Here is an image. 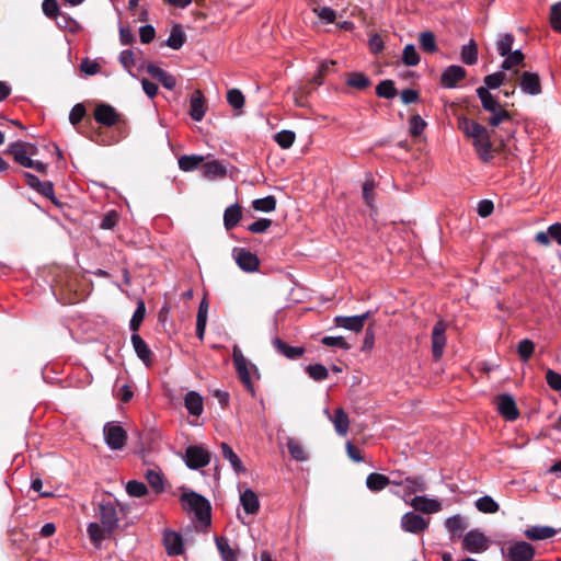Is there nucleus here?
Masks as SVG:
<instances>
[{
	"label": "nucleus",
	"mask_w": 561,
	"mask_h": 561,
	"mask_svg": "<svg viewBox=\"0 0 561 561\" xmlns=\"http://www.w3.org/2000/svg\"><path fill=\"white\" fill-rule=\"evenodd\" d=\"M459 130L467 137L472 139L473 149L478 158L483 163H490L495 153L505 150L506 144L504 139L499 140L495 147L491 140L494 131H490L485 126L466 116L458 117L457 121Z\"/></svg>",
	"instance_id": "1"
},
{
	"label": "nucleus",
	"mask_w": 561,
	"mask_h": 561,
	"mask_svg": "<svg viewBox=\"0 0 561 561\" xmlns=\"http://www.w3.org/2000/svg\"><path fill=\"white\" fill-rule=\"evenodd\" d=\"M128 507L121 505L118 502L102 501L98 505V517L107 535L111 536L117 528L122 518L128 514Z\"/></svg>",
	"instance_id": "2"
},
{
	"label": "nucleus",
	"mask_w": 561,
	"mask_h": 561,
	"mask_svg": "<svg viewBox=\"0 0 561 561\" xmlns=\"http://www.w3.org/2000/svg\"><path fill=\"white\" fill-rule=\"evenodd\" d=\"M180 501L184 511L193 512L202 523H210V503L203 495L194 491L185 492L181 495Z\"/></svg>",
	"instance_id": "3"
},
{
	"label": "nucleus",
	"mask_w": 561,
	"mask_h": 561,
	"mask_svg": "<svg viewBox=\"0 0 561 561\" xmlns=\"http://www.w3.org/2000/svg\"><path fill=\"white\" fill-rule=\"evenodd\" d=\"M103 435L106 445L112 450H121L127 442L126 431L114 422H107L103 427Z\"/></svg>",
	"instance_id": "4"
},
{
	"label": "nucleus",
	"mask_w": 561,
	"mask_h": 561,
	"mask_svg": "<svg viewBox=\"0 0 561 561\" xmlns=\"http://www.w3.org/2000/svg\"><path fill=\"white\" fill-rule=\"evenodd\" d=\"M7 152L13 157L15 162L26 168L31 167V156L36 154L37 148L30 142L18 141L11 144L7 149Z\"/></svg>",
	"instance_id": "5"
},
{
	"label": "nucleus",
	"mask_w": 561,
	"mask_h": 561,
	"mask_svg": "<svg viewBox=\"0 0 561 561\" xmlns=\"http://www.w3.org/2000/svg\"><path fill=\"white\" fill-rule=\"evenodd\" d=\"M184 460L190 469L197 470L210 462V453L202 446H188L185 449Z\"/></svg>",
	"instance_id": "6"
},
{
	"label": "nucleus",
	"mask_w": 561,
	"mask_h": 561,
	"mask_svg": "<svg viewBox=\"0 0 561 561\" xmlns=\"http://www.w3.org/2000/svg\"><path fill=\"white\" fill-rule=\"evenodd\" d=\"M497 413L508 422L516 421L519 417V410L513 396L508 393L497 394L494 399Z\"/></svg>",
	"instance_id": "7"
},
{
	"label": "nucleus",
	"mask_w": 561,
	"mask_h": 561,
	"mask_svg": "<svg viewBox=\"0 0 561 561\" xmlns=\"http://www.w3.org/2000/svg\"><path fill=\"white\" fill-rule=\"evenodd\" d=\"M535 557V548L527 541H513L506 548L507 561H531Z\"/></svg>",
	"instance_id": "8"
},
{
	"label": "nucleus",
	"mask_w": 561,
	"mask_h": 561,
	"mask_svg": "<svg viewBox=\"0 0 561 561\" xmlns=\"http://www.w3.org/2000/svg\"><path fill=\"white\" fill-rule=\"evenodd\" d=\"M232 359L241 382L244 385L247 390L254 397L255 391L251 380L248 360L243 356L242 352L238 346L233 347Z\"/></svg>",
	"instance_id": "9"
},
{
	"label": "nucleus",
	"mask_w": 561,
	"mask_h": 561,
	"mask_svg": "<svg viewBox=\"0 0 561 561\" xmlns=\"http://www.w3.org/2000/svg\"><path fill=\"white\" fill-rule=\"evenodd\" d=\"M232 256L237 265L243 272L253 273L256 272L260 267V260L257 255L244 248H234L232 250Z\"/></svg>",
	"instance_id": "10"
},
{
	"label": "nucleus",
	"mask_w": 561,
	"mask_h": 561,
	"mask_svg": "<svg viewBox=\"0 0 561 561\" xmlns=\"http://www.w3.org/2000/svg\"><path fill=\"white\" fill-rule=\"evenodd\" d=\"M24 179L31 188L50 199L56 206H61L55 196L54 184L50 181H41L35 174L30 172L24 173Z\"/></svg>",
	"instance_id": "11"
},
{
	"label": "nucleus",
	"mask_w": 561,
	"mask_h": 561,
	"mask_svg": "<svg viewBox=\"0 0 561 561\" xmlns=\"http://www.w3.org/2000/svg\"><path fill=\"white\" fill-rule=\"evenodd\" d=\"M462 548L471 553H479L488 549V539L483 533L469 530L462 540Z\"/></svg>",
	"instance_id": "12"
},
{
	"label": "nucleus",
	"mask_w": 561,
	"mask_h": 561,
	"mask_svg": "<svg viewBox=\"0 0 561 561\" xmlns=\"http://www.w3.org/2000/svg\"><path fill=\"white\" fill-rule=\"evenodd\" d=\"M446 324L444 321H437L432 331V354L435 360L442 358L446 345Z\"/></svg>",
	"instance_id": "13"
},
{
	"label": "nucleus",
	"mask_w": 561,
	"mask_h": 561,
	"mask_svg": "<svg viewBox=\"0 0 561 561\" xmlns=\"http://www.w3.org/2000/svg\"><path fill=\"white\" fill-rule=\"evenodd\" d=\"M371 314H374V312L366 311L363 314L352 317L337 316L334 318V323L336 327L357 333L364 329L365 321L369 319Z\"/></svg>",
	"instance_id": "14"
},
{
	"label": "nucleus",
	"mask_w": 561,
	"mask_h": 561,
	"mask_svg": "<svg viewBox=\"0 0 561 561\" xmlns=\"http://www.w3.org/2000/svg\"><path fill=\"white\" fill-rule=\"evenodd\" d=\"M430 520L414 512L405 513L401 518V527L404 531L419 534L428 527Z\"/></svg>",
	"instance_id": "15"
},
{
	"label": "nucleus",
	"mask_w": 561,
	"mask_h": 561,
	"mask_svg": "<svg viewBox=\"0 0 561 561\" xmlns=\"http://www.w3.org/2000/svg\"><path fill=\"white\" fill-rule=\"evenodd\" d=\"M93 116L99 124L106 127H112L119 121L117 111L107 103L96 105Z\"/></svg>",
	"instance_id": "16"
},
{
	"label": "nucleus",
	"mask_w": 561,
	"mask_h": 561,
	"mask_svg": "<svg viewBox=\"0 0 561 561\" xmlns=\"http://www.w3.org/2000/svg\"><path fill=\"white\" fill-rule=\"evenodd\" d=\"M467 71L458 65L448 66L440 75V84L446 89L456 88L466 78Z\"/></svg>",
	"instance_id": "17"
},
{
	"label": "nucleus",
	"mask_w": 561,
	"mask_h": 561,
	"mask_svg": "<svg viewBox=\"0 0 561 561\" xmlns=\"http://www.w3.org/2000/svg\"><path fill=\"white\" fill-rule=\"evenodd\" d=\"M522 92L528 95H539L542 92L541 80L537 72L524 71L519 78Z\"/></svg>",
	"instance_id": "18"
},
{
	"label": "nucleus",
	"mask_w": 561,
	"mask_h": 561,
	"mask_svg": "<svg viewBox=\"0 0 561 561\" xmlns=\"http://www.w3.org/2000/svg\"><path fill=\"white\" fill-rule=\"evenodd\" d=\"M163 545L165 551L171 557H178L184 553V543L182 536L173 530L163 533Z\"/></svg>",
	"instance_id": "19"
},
{
	"label": "nucleus",
	"mask_w": 561,
	"mask_h": 561,
	"mask_svg": "<svg viewBox=\"0 0 561 561\" xmlns=\"http://www.w3.org/2000/svg\"><path fill=\"white\" fill-rule=\"evenodd\" d=\"M409 505H411L415 511L425 513V514H433L437 513L442 510V504L439 501L435 499H427L425 496H414L409 502H407Z\"/></svg>",
	"instance_id": "20"
},
{
	"label": "nucleus",
	"mask_w": 561,
	"mask_h": 561,
	"mask_svg": "<svg viewBox=\"0 0 561 561\" xmlns=\"http://www.w3.org/2000/svg\"><path fill=\"white\" fill-rule=\"evenodd\" d=\"M130 341L138 358L142 360L145 365L150 366L153 360V354L146 341L138 333H133Z\"/></svg>",
	"instance_id": "21"
},
{
	"label": "nucleus",
	"mask_w": 561,
	"mask_h": 561,
	"mask_svg": "<svg viewBox=\"0 0 561 561\" xmlns=\"http://www.w3.org/2000/svg\"><path fill=\"white\" fill-rule=\"evenodd\" d=\"M272 345L278 354L285 356L288 359H297L301 357L306 352L304 347L290 346L277 336L272 340Z\"/></svg>",
	"instance_id": "22"
},
{
	"label": "nucleus",
	"mask_w": 561,
	"mask_h": 561,
	"mask_svg": "<svg viewBox=\"0 0 561 561\" xmlns=\"http://www.w3.org/2000/svg\"><path fill=\"white\" fill-rule=\"evenodd\" d=\"M206 113V101L203 93L197 90L193 93L190 101V115L193 121L201 122Z\"/></svg>",
	"instance_id": "23"
},
{
	"label": "nucleus",
	"mask_w": 561,
	"mask_h": 561,
	"mask_svg": "<svg viewBox=\"0 0 561 561\" xmlns=\"http://www.w3.org/2000/svg\"><path fill=\"white\" fill-rule=\"evenodd\" d=\"M240 504L249 515L257 514L261 507L259 496L252 489H245L240 493Z\"/></svg>",
	"instance_id": "24"
},
{
	"label": "nucleus",
	"mask_w": 561,
	"mask_h": 561,
	"mask_svg": "<svg viewBox=\"0 0 561 561\" xmlns=\"http://www.w3.org/2000/svg\"><path fill=\"white\" fill-rule=\"evenodd\" d=\"M404 494L402 499L404 502H409V496L426 490V481L422 476L404 477Z\"/></svg>",
	"instance_id": "25"
},
{
	"label": "nucleus",
	"mask_w": 561,
	"mask_h": 561,
	"mask_svg": "<svg viewBox=\"0 0 561 561\" xmlns=\"http://www.w3.org/2000/svg\"><path fill=\"white\" fill-rule=\"evenodd\" d=\"M146 69L147 72L152 78L157 79L165 89H174L176 80L172 75L168 73L167 71H164L163 69L153 64H148Z\"/></svg>",
	"instance_id": "26"
},
{
	"label": "nucleus",
	"mask_w": 561,
	"mask_h": 561,
	"mask_svg": "<svg viewBox=\"0 0 561 561\" xmlns=\"http://www.w3.org/2000/svg\"><path fill=\"white\" fill-rule=\"evenodd\" d=\"M202 171L207 179L225 178L227 174V167L222 161L213 160L202 164Z\"/></svg>",
	"instance_id": "27"
},
{
	"label": "nucleus",
	"mask_w": 561,
	"mask_h": 561,
	"mask_svg": "<svg viewBox=\"0 0 561 561\" xmlns=\"http://www.w3.org/2000/svg\"><path fill=\"white\" fill-rule=\"evenodd\" d=\"M184 405L190 414L199 416L204 410L203 397L196 391H190L184 398Z\"/></svg>",
	"instance_id": "28"
},
{
	"label": "nucleus",
	"mask_w": 561,
	"mask_h": 561,
	"mask_svg": "<svg viewBox=\"0 0 561 561\" xmlns=\"http://www.w3.org/2000/svg\"><path fill=\"white\" fill-rule=\"evenodd\" d=\"M477 95L481 101L482 108L486 112H494L501 107H503L500 102L494 98V95L488 90V88L479 87L477 90Z\"/></svg>",
	"instance_id": "29"
},
{
	"label": "nucleus",
	"mask_w": 561,
	"mask_h": 561,
	"mask_svg": "<svg viewBox=\"0 0 561 561\" xmlns=\"http://www.w3.org/2000/svg\"><path fill=\"white\" fill-rule=\"evenodd\" d=\"M242 218V207L239 204L230 205L224 213V225L227 230L233 229Z\"/></svg>",
	"instance_id": "30"
},
{
	"label": "nucleus",
	"mask_w": 561,
	"mask_h": 561,
	"mask_svg": "<svg viewBox=\"0 0 561 561\" xmlns=\"http://www.w3.org/2000/svg\"><path fill=\"white\" fill-rule=\"evenodd\" d=\"M220 449L222 453V457L230 462L236 473H244L247 471V468L243 466L239 456L227 443H221Z\"/></svg>",
	"instance_id": "31"
},
{
	"label": "nucleus",
	"mask_w": 561,
	"mask_h": 561,
	"mask_svg": "<svg viewBox=\"0 0 561 561\" xmlns=\"http://www.w3.org/2000/svg\"><path fill=\"white\" fill-rule=\"evenodd\" d=\"M557 530L549 526H533L524 531V535L530 540H543L552 538Z\"/></svg>",
	"instance_id": "32"
},
{
	"label": "nucleus",
	"mask_w": 561,
	"mask_h": 561,
	"mask_svg": "<svg viewBox=\"0 0 561 561\" xmlns=\"http://www.w3.org/2000/svg\"><path fill=\"white\" fill-rule=\"evenodd\" d=\"M460 60L468 66H472L478 62V44L473 38L461 47Z\"/></svg>",
	"instance_id": "33"
},
{
	"label": "nucleus",
	"mask_w": 561,
	"mask_h": 561,
	"mask_svg": "<svg viewBox=\"0 0 561 561\" xmlns=\"http://www.w3.org/2000/svg\"><path fill=\"white\" fill-rule=\"evenodd\" d=\"M346 84L351 88L363 91L370 87L371 80L360 71H353L347 73Z\"/></svg>",
	"instance_id": "34"
},
{
	"label": "nucleus",
	"mask_w": 561,
	"mask_h": 561,
	"mask_svg": "<svg viewBox=\"0 0 561 561\" xmlns=\"http://www.w3.org/2000/svg\"><path fill=\"white\" fill-rule=\"evenodd\" d=\"M390 484V477L371 472L366 479V485L371 492H379Z\"/></svg>",
	"instance_id": "35"
},
{
	"label": "nucleus",
	"mask_w": 561,
	"mask_h": 561,
	"mask_svg": "<svg viewBox=\"0 0 561 561\" xmlns=\"http://www.w3.org/2000/svg\"><path fill=\"white\" fill-rule=\"evenodd\" d=\"M215 542L222 561H238L237 552L230 547L226 537H216Z\"/></svg>",
	"instance_id": "36"
},
{
	"label": "nucleus",
	"mask_w": 561,
	"mask_h": 561,
	"mask_svg": "<svg viewBox=\"0 0 561 561\" xmlns=\"http://www.w3.org/2000/svg\"><path fill=\"white\" fill-rule=\"evenodd\" d=\"M332 422L337 434L342 436L347 434L350 428V419L347 413L342 408H339L334 411Z\"/></svg>",
	"instance_id": "37"
},
{
	"label": "nucleus",
	"mask_w": 561,
	"mask_h": 561,
	"mask_svg": "<svg viewBox=\"0 0 561 561\" xmlns=\"http://www.w3.org/2000/svg\"><path fill=\"white\" fill-rule=\"evenodd\" d=\"M420 48L427 54H434L438 50L435 34L431 31L419 34Z\"/></svg>",
	"instance_id": "38"
},
{
	"label": "nucleus",
	"mask_w": 561,
	"mask_h": 561,
	"mask_svg": "<svg viewBox=\"0 0 561 561\" xmlns=\"http://www.w3.org/2000/svg\"><path fill=\"white\" fill-rule=\"evenodd\" d=\"M89 538L91 542L99 547L101 542L108 536L107 530H105L104 526L100 523H90L87 528Z\"/></svg>",
	"instance_id": "39"
},
{
	"label": "nucleus",
	"mask_w": 561,
	"mask_h": 561,
	"mask_svg": "<svg viewBox=\"0 0 561 561\" xmlns=\"http://www.w3.org/2000/svg\"><path fill=\"white\" fill-rule=\"evenodd\" d=\"M445 527L453 537H455L461 535V533L467 528V523L461 515L457 514L445 520Z\"/></svg>",
	"instance_id": "40"
},
{
	"label": "nucleus",
	"mask_w": 561,
	"mask_h": 561,
	"mask_svg": "<svg viewBox=\"0 0 561 561\" xmlns=\"http://www.w3.org/2000/svg\"><path fill=\"white\" fill-rule=\"evenodd\" d=\"M376 94L379 98L391 100L398 95V90L396 89L394 81L390 79H386L380 81L376 87Z\"/></svg>",
	"instance_id": "41"
},
{
	"label": "nucleus",
	"mask_w": 561,
	"mask_h": 561,
	"mask_svg": "<svg viewBox=\"0 0 561 561\" xmlns=\"http://www.w3.org/2000/svg\"><path fill=\"white\" fill-rule=\"evenodd\" d=\"M186 41V35L180 24H175L167 41V45L172 49H180Z\"/></svg>",
	"instance_id": "42"
},
{
	"label": "nucleus",
	"mask_w": 561,
	"mask_h": 561,
	"mask_svg": "<svg viewBox=\"0 0 561 561\" xmlns=\"http://www.w3.org/2000/svg\"><path fill=\"white\" fill-rule=\"evenodd\" d=\"M203 156L191 154V156H182L179 158V168L184 172H191L197 169V167L204 161Z\"/></svg>",
	"instance_id": "43"
},
{
	"label": "nucleus",
	"mask_w": 561,
	"mask_h": 561,
	"mask_svg": "<svg viewBox=\"0 0 561 561\" xmlns=\"http://www.w3.org/2000/svg\"><path fill=\"white\" fill-rule=\"evenodd\" d=\"M504 57L505 59L502 61L501 69L505 71L523 65L525 60V55L520 49L511 50V53Z\"/></svg>",
	"instance_id": "44"
},
{
	"label": "nucleus",
	"mask_w": 561,
	"mask_h": 561,
	"mask_svg": "<svg viewBox=\"0 0 561 561\" xmlns=\"http://www.w3.org/2000/svg\"><path fill=\"white\" fill-rule=\"evenodd\" d=\"M287 448H288V453L290 454V456L294 460L306 461L308 459V455H307L304 446L295 438H288Z\"/></svg>",
	"instance_id": "45"
},
{
	"label": "nucleus",
	"mask_w": 561,
	"mask_h": 561,
	"mask_svg": "<svg viewBox=\"0 0 561 561\" xmlns=\"http://www.w3.org/2000/svg\"><path fill=\"white\" fill-rule=\"evenodd\" d=\"M476 507L484 514H494L499 511V504L490 495H484L476 501Z\"/></svg>",
	"instance_id": "46"
},
{
	"label": "nucleus",
	"mask_w": 561,
	"mask_h": 561,
	"mask_svg": "<svg viewBox=\"0 0 561 561\" xmlns=\"http://www.w3.org/2000/svg\"><path fill=\"white\" fill-rule=\"evenodd\" d=\"M145 477L156 493L159 494L164 491L163 477L161 472L153 469H148Z\"/></svg>",
	"instance_id": "47"
},
{
	"label": "nucleus",
	"mask_w": 561,
	"mask_h": 561,
	"mask_svg": "<svg viewBox=\"0 0 561 561\" xmlns=\"http://www.w3.org/2000/svg\"><path fill=\"white\" fill-rule=\"evenodd\" d=\"M491 115L490 117L486 119L489 126L491 127H497L500 126L501 124L505 123V122H511L513 119L511 113L505 110L504 107H501L494 112H490Z\"/></svg>",
	"instance_id": "48"
},
{
	"label": "nucleus",
	"mask_w": 561,
	"mask_h": 561,
	"mask_svg": "<svg viewBox=\"0 0 561 561\" xmlns=\"http://www.w3.org/2000/svg\"><path fill=\"white\" fill-rule=\"evenodd\" d=\"M276 198L273 195L265 196L263 198H257L252 202L253 209L263 213H271L276 208Z\"/></svg>",
	"instance_id": "49"
},
{
	"label": "nucleus",
	"mask_w": 561,
	"mask_h": 561,
	"mask_svg": "<svg viewBox=\"0 0 561 561\" xmlns=\"http://www.w3.org/2000/svg\"><path fill=\"white\" fill-rule=\"evenodd\" d=\"M146 316V306L142 300H139L137 304V308L134 311V314L129 322V329L133 331V333H137L144 319Z\"/></svg>",
	"instance_id": "50"
},
{
	"label": "nucleus",
	"mask_w": 561,
	"mask_h": 561,
	"mask_svg": "<svg viewBox=\"0 0 561 561\" xmlns=\"http://www.w3.org/2000/svg\"><path fill=\"white\" fill-rule=\"evenodd\" d=\"M503 71H496L494 73L488 75L484 77V88H488V90H494L500 88L506 80V73Z\"/></svg>",
	"instance_id": "51"
},
{
	"label": "nucleus",
	"mask_w": 561,
	"mask_h": 561,
	"mask_svg": "<svg viewBox=\"0 0 561 561\" xmlns=\"http://www.w3.org/2000/svg\"><path fill=\"white\" fill-rule=\"evenodd\" d=\"M126 492L131 497H142L148 493V488L141 481L129 480L126 484Z\"/></svg>",
	"instance_id": "52"
},
{
	"label": "nucleus",
	"mask_w": 561,
	"mask_h": 561,
	"mask_svg": "<svg viewBox=\"0 0 561 561\" xmlns=\"http://www.w3.org/2000/svg\"><path fill=\"white\" fill-rule=\"evenodd\" d=\"M514 44V36L511 33L501 35L496 42V50L500 56H506L511 53Z\"/></svg>",
	"instance_id": "53"
},
{
	"label": "nucleus",
	"mask_w": 561,
	"mask_h": 561,
	"mask_svg": "<svg viewBox=\"0 0 561 561\" xmlns=\"http://www.w3.org/2000/svg\"><path fill=\"white\" fill-rule=\"evenodd\" d=\"M402 61L409 67L419 65L420 55L413 44H408L404 46L402 51Z\"/></svg>",
	"instance_id": "54"
},
{
	"label": "nucleus",
	"mask_w": 561,
	"mask_h": 561,
	"mask_svg": "<svg viewBox=\"0 0 561 561\" xmlns=\"http://www.w3.org/2000/svg\"><path fill=\"white\" fill-rule=\"evenodd\" d=\"M309 377L316 381H322L328 378L329 371L322 364H313L306 367Z\"/></svg>",
	"instance_id": "55"
},
{
	"label": "nucleus",
	"mask_w": 561,
	"mask_h": 561,
	"mask_svg": "<svg viewBox=\"0 0 561 561\" xmlns=\"http://www.w3.org/2000/svg\"><path fill=\"white\" fill-rule=\"evenodd\" d=\"M275 141L283 149L290 148L296 139V135L291 130H280L275 135Z\"/></svg>",
	"instance_id": "56"
},
{
	"label": "nucleus",
	"mask_w": 561,
	"mask_h": 561,
	"mask_svg": "<svg viewBox=\"0 0 561 561\" xmlns=\"http://www.w3.org/2000/svg\"><path fill=\"white\" fill-rule=\"evenodd\" d=\"M426 126V122L420 115H412L409 119V131L413 137L420 136Z\"/></svg>",
	"instance_id": "57"
},
{
	"label": "nucleus",
	"mask_w": 561,
	"mask_h": 561,
	"mask_svg": "<svg viewBox=\"0 0 561 561\" xmlns=\"http://www.w3.org/2000/svg\"><path fill=\"white\" fill-rule=\"evenodd\" d=\"M119 220V215L115 209L106 211L100 222V228L103 230H112Z\"/></svg>",
	"instance_id": "58"
},
{
	"label": "nucleus",
	"mask_w": 561,
	"mask_h": 561,
	"mask_svg": "<svg viewBox=\"0 0 561 561\" xmlns=\"http://www.w3.org/2000/svg\"><path fill=\"white\" fill-rule=\"evenodd\" d=\"M518 355L523 362H528L535 352V344L533 341L525 339L518 343Z\"/></svg>",
	"instance_id": "59"
},
{
	"label": "nucleus",
	"mask_w": 561,
	"mask_h": 561,
	"mask_svg": "<svg viewBox=\"0 0 561 561\" xmlns=\"http://www.w3.org/2000/svg\"><path fill=\"white\" fill-rule=\"evenodd\" d=\"M227 102L236 110H240L244 105V95L239 89H230L227 92Z\"/></svg>",
	"instance_id": "60"
},
{
	"label": "nucleus",
	"mask_w": 561,
	"mask_h": 561,
	"mask_svg": "<svg viewBox=\"0 0 561 561\" xmlns=\"http://www.w3.org/2000/svg\"><path fill=\"white\" fill-rule=\"evenodd\" d=\"M42 10L43 13L51 20H57L60 15V9L57 0H44L42 3Z\"/></svg>",
	"instance_id": "61"
},
{
	"label": "nucleus",
	"mask_w": 561,
	"mask_h": 561,
	"mask_svg": "<svg viewBox=\"0 0 561 561\" xmlns=\"http://www.w3.org/2000/svg\"><path fill=\"white\" fill-rule=\"evenodd\" d=\"M375 182L371 179H367L363 184V198L369 208H374L375 201Z\"/></svg>",
	"instance_id": "62"
},
{
	"label": "nucleus",
	"mask_w": 561,
	"mask_h": 561,
	"mask_svg": "<svg viewBox=\"0 0 561 561\" xmlns=\"http://www.w3.org/2000/svg\"><path fill=\"white\" fill-rule=\"evenodd\" d=\"M550 24L551 27L561 32V2L554 3L550 9Z\"/></svg>",
	"instance_id": "63"
},
{
	"label": "nucleus",
	"mask_w": 561,
	"mask_h": 561,
	"mask_svg": "<svg viewBox=\"0 0 561 561\" xmlns=\"http://www.w3.org/2000/svg\"><path fill=\"white\" fill-rule=\"evenodd\" d=\"M546 382L552 390L561 391V374L550 368L547 369Z\"/></svg>",
	"instance_id": "64"
}]
</instances>
